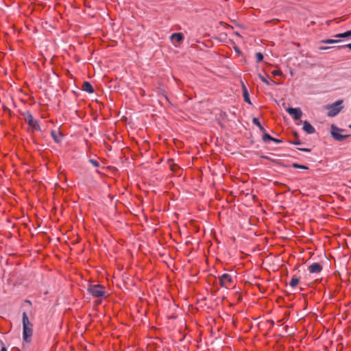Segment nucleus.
<instances>
[{
	"mask_svg": "<svg viewBox=\"0 0 351 351\" xmlns=\"http://www.w3.org/2000/svg\"><path fill=\"white\" fill-rule=\"evenodd\" d=\"M293 167L294 168H297V169H308V167L305 166V165H299V164H297V163H293Z\"/></svg>",
	"mask_w": 351,
	"mask_h": 351,
	"instance_id": "obj_18",
	"label": "nucleus"
},
{
	"mask_svg": "<svg viewBox=\"0 0 351 351\" xmlns=\"http://www.w3.org/2000/svg\"><path fill=\"white\" fill-rule=\"evenodd\" d=\"M345 47L349 48L351 50V43L345 45Z\"/></svg>",
	"mask_w": 351,
	"mask_h": 351,
	"instance_id": "obj_24",
	"label": "nucleus"
},
{
	"mask_svg": "<svg viewBox=\"0 0 351 351\" xmlns=\"http://www.w3.org/2000/svg\"><path fill=\"white\" fill-rule=\"evenodd\" d=\"M271 74L274 76H280V75H282V72L280 69H275V70L271 71Z\"/></svg>",
	"mask_w": 351,
	"mask_h": 351,
	"instance_id": "obj_19",
	"label": "nucleus"
},
{
	"mask_svg": "<svg viewBox=\"0 0 351 351\" xmlns=\"http://www.w3.org/2000/svg\"><path fill=\"white\" fill-rule=\"evenodd\" d=\"M51 135L53 136L54 140L56 141V142H58V139L57 138V137L55 136V132H51Z\"/></svg>",
	"mask_w": 351,
	"mask_h": 351,
	"instance_id": "obj_22",
	"label": "nucleus"
},
{
	"mask_svg": "<svg viewBox=\"0 0 351 351\" xmlns=\"http://www.w3.org/2000/svg\"><path fill=\"white\" fill-rule=\"evenodd\" d=\"M1 351H6V348L5 347H3Z\"/></svg>",
	"mask_w": 351,
	"mask_h": 351,
	"instance_id": "obj_25",
	"label": "nucleus"
},
{
	"mask_svg": "<svg viewBox=\"0 0 351 351\" xmlns=\"http://www.w3.org/2000/svg\"><path fill=\"white\" fill-rule=\"evenodd\" d=\"M322 270V266L318 263H314L308 267V271L312 274H317Z\"/></svg>",
	"mask_w": 351,
	"mask_h": 351,
	"instance_id": "obj_8",
	"label": "nucleus"
},
{
	"mask_svg": "<svg viewBox=\"0 0 351 351\" xmlns=\"http://www.w3.org/2000/svg\"><path fill=\"white\" fill-rule=\"evenodd\" d=\"M334 37L335 38H338L339 40V38H347V37H351V30L347 31V32H346L344 33L335 34L334 36Z\"/></svg>",
	"mask_w": 351,
	"mask_h": 351,
	"instance_id": "obj_13",
	"label": "nucleus"
},
{
	"mask_svg": "<svg viewBox=\"0 0 351 351\" xmlns=\"http://www.w3.org/2000/svg\"><path fill=\"white\" fill-rule=\"evenodd\" d=\"M299 282H300V279L298 278L293 277L289 282V285L291 287H295L296 286L298 285Z\"/></svg>",
	"mask_w": 351,
	"mask_h": 351,
	"instance_id": "obj_15",
	"label": "nucleus"
},
{
	"mask_svg": "<svg viewBox=\"0 0 351 351\" xmlns=\"http://www.w3.org/2000/svg\"><path fill=\"white\" fill-rule=\"evenodd\" d=\"M256 61L258 62H261L263 60V55L261 52L256 53Z\"/></svg>",
	"mask_w": 351,
	"mask_h": 351,
	"instance_id": "obj_20",
	"label": "nucleus"
},
{
	"mask_svg": "<svg viewBox=\"0 0 351 351\" xmlns=\"http://www.w3.org/2000/svg\"><path fill=\"white\" fill-rule=\"evenodd\" d=\"M349 128H351V125H349Z\"/></svg>",
	"mask_w": 351,
	"mask_h": 351,
	"instance_id": "obj_27",
	"label": "nucleus"
},
{
	"mask_svg": "<svg viewBox=\"0 0 351 351\" xmlns=\"http://www.w3.org/2000/svg\"><path fill=\"white\" fill-rule=\"evenodd\" d=\"M287 111L295 120L300 119L302 115V112L300 108H289L287 109Z\"/></svg>",
	"mask_w": 351,
	"mask_h": 351,
	"instance_id": "obj_7",
	"label": "nucleus"
},
{
	"mask_svg": "<svg viewBox=\"0 0 351 351\" xmlns=\"http://www.w3.org/2000/svg\"><path fill=\"white\" fill-rule=\"evenodd\" d=\"M24 119L28 125L34 130H40V125L37 120H36L31 113L27 112L24 114Z\"/></svg>",
	"mask_w": 351,
	"mask_h": 351,
	"instance_id": "obj_6",
	"label": "nucleus"
},
{
	"mask_svg": "<svg viewBox=\"0 0 351 351\" xmlns=\"http://www.w3.org/2000/svg\"><path fill=\"white\" fill-rule=\"evenodd\" d=\"M88 292L94 298H106L108 294L106 291V287L101 285H89Z\"/></svg>",
	"mask_w": 351,
	"mask_h": 351,
	"instance_id": "obj_2",
	"label": "nucleus"
},
{
	"mask_svg": "<svg viewBox=\"0 0 351 351\" xmlns=\"http://www.w3.org/2000/svg\"><path fill=\"white\" fill-rule=\"evenodd\" d=\"M272 141H274V142H280V141H278V140H277L276 138H274V140H272Z\"/></svg>",
	"mask_w": 351,
	"mask_h": 351,
	"instance_id": "obj_26",
	"label": "nucleus"
},
{
	"mask_svg": "<svg viewBox=\"0 0 351 351\" xmlns=\"http://www.w3.org/2000/svg\"><path fill=\"white\" fill-rule=\"evenodd\" d=\"M332 136L337 141H343L350 136L348 134L343 135L341 133L343 132V129L339 128L335 125H332L330 128Z\"/></svg>",
	"mask_w": 351,
	"mask_h": 351,
	"instance_id": "obj_5",
	"label": "nucleus"
},
{
	"mask_svg": "<svg viewBox=\"0 0 351 351\" xmlns=\"http://www.w3.org/2000/svg\"><path fill=\"white\" fill-rule=\"evenodd\" d=\"M339 41V40L338 38H335V39H326V40H322V42L324 43H326V44H333V43H337Z\"/></svg>",
	"mask_w": 351,
	"mask_h": 351,
	"instance_id": "obj_17",
	"label": "nucleus"
},
{
	"mask_svg": "<svg viewBox=\"0 0 351 351\" xmlns=\"http://www.w3.org/2000/svg\"><path fill=\"white\" fill-rule=\"evenodd\" d=\"M82 90L89 93H93L94 92L93 86L88 82H84L83 83Z\"/></svg>",
	"mask_w": 351,
	"mask_h": 351,
	"instance_id": "obj_11",
	"label": "nucleus"
},
{
	"mask_svg": "<svg viewBox=\"0 0 351 351\" xmlns=\"http://www.w3.org/2000/svg\"><path fill=\"white\" fill-rule=\"evenodd\" d=\"M343 100H338L336 102L327 105L325 108L328 110L327 115L330 117H333L337 115L343 108L341 106Z\"/></svg>",
	"mask_w": 351,
	"mask_h": 351,
	"instance_id": "obj_3",
	"label": "nucleus"
},
{
	"mask_svg": "<svg viewBox=\"0 0 351 351\" xmlns=\"http://www.w3.org/2000/svg\"><path fill=\"white\" fill-rule=\"evenodd\" d=\"M219 283L222 287L230 289L234 286V280L231 275L223 274L219 277Z\"/></svg>",
	"mask_w": 351,
	"mask_h": 351,
	"instance_id": "obj_4",
	"label": "nucleus"
},
{
	"mask_svg": "<svg viewBox=\"0 0 351 351\" xmlns=\"http://www.w3.org/2000/svg\"><path fill=\"white\" fill-rule=\"evenodd\" d=\"M263 139L264 140H274V138L271 137L269 134H265L264 136H263Z\"/></svg>",
	"mask_w": 351,
	"mask_h": 351,
	"instance_id": "obj_21",
	"label": "nucleus"
},
{
	"mask_svg": "<svg viewBox=\"0 0 351 351\" xmlns=\"http://www.w3.org/2000/svg\"><path fill=\"white\" fill-rule=\"evenodd\" d=\"M303 130L307 134H313L315 132V128L308 122L304 121L303 123Z\"/></svg>",
	"mask_w": 351,
	"mask_h": 351,
	"instance_id": "obj_9",
	"label": "nucleus"
},
{
	"mask_svg": "<svg viewBox=\"0 0 351 351\" xmlns=\"http://www.w3.org/2000/svg\"><path fill=\"white\" fill-rule=\"evenodd\" d=\"M327 49H328V47H319L320 50H326Z\"/></svg>",
	"mask_w": 351,
	"mask_h": 351,
	"instance_id": "obj_23",
	"label": "nucleus"
},
{
	"mask_svg": "<svg viewBox=\"0 0 351 351\" xmlns=\"http://www.w3.org/2000/svg\"><path fill=\"white\" fill-rule=\"evenodd\" d=\"M171 39L173 41H176L178 43H180V42H182L183 40L184 36H183V34L182 33H173L171 36Z\"/></svg>",
	"mask_w": 351,
	"mask_h": 351,
	"instance_id": "obj_12",
	"label": "nucleus"
},
{
	"mask_svg": "<svg viewBox=\"0 0 351 351\" xmlns=\"http://www.w3.org/2000/svg\"><path fill=\"white\" fill-rule=\"evenodd\" d=\"M252 122L254 125H256V126L258 127V128L261 130V131H265V129L262 126V125L261 124L260 121H258V119L257 118H254L252 119Z\"/></svg>",
	"mask_w": 351,
	"mask_h": 351,
	"instance_id": "obj_16",
	"label": "nucleus"
},
{
	"mask_svg": "<svg viewBox=\"0 0 351 351\" xmlns=\"http://www.w3.org/2000/svg\"><path fill=\"white\" fill-rule=\"evenodd\" d=\"M23 338L25 341H29L33 334V325L29 322L25 312L23 313Z\"/></svg>",
	"mask_w": 351,
	"mask_h": 351,
	"instance_id": "obj_1",
	"label": "nucleus"
},
{
	"mask_svg": "<svg viewBox=\"0 0 351 351\" xmlns=\"http://www.w3.org/2000/svg\"><path fill=\"white\" fill-rule=\"evenodd\" d=\"M258 77H259L260 80L266 84L267 85H271V83L275 84V82L274 80H271L269 76H267V77L269 79V80H268L266 77H265L264 76L261 75V74L258 75Z\"/></svg>",
	"mask_w": 351,
	"mask_h": 351,
	"instance_id": "obj_14",
	"label": "nucleus"
},
{
	"mask_svg": "<svg viewBox=\"0 0 351 351\" xmlns=\"http://www.w3.org/2000/svg\"><path fill=\"white\" fill-rule=\"evenodd\" d=\"M242 90L244 101L249 104H252L247 89L243 83L242 84Z\"/></svg>",
	"mask_w": 351,
	"mask_h": 351,
	"instance_id": "obj_10",
	"label": "nucleus"
}]
</instances>
